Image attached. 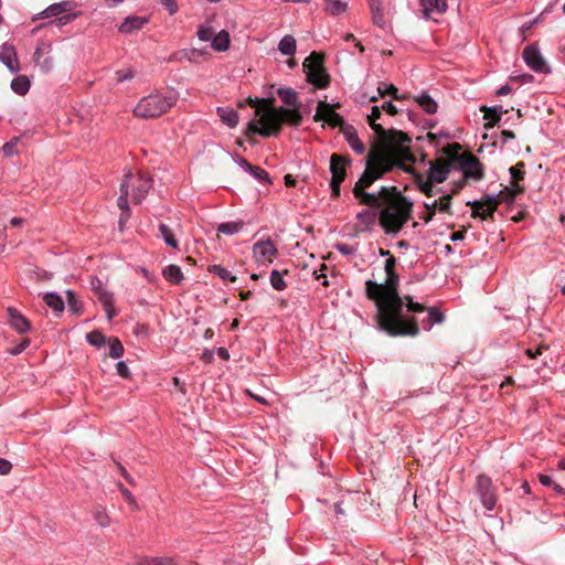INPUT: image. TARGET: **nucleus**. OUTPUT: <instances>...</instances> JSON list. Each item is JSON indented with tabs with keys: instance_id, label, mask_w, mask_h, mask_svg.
<instances>
[{
	"instance_id": "8",
	"label": "nucleus",
	"mask_w": 565,
	"mask_h": 565,
	"mask_svg": "<svg viewBox=\"0 0 565 565\" xmlns=\"http://www.w3.org/2000/svg\"><path fill=\"white\" fill-rule=\"evenodd\" d=\"M340 104L330 105L327 102L320 100L317 106L316 114L313 116L315 121H327L329 126L332 128H340L342 132V127H348L349 124L344 122L342 116L334 111V108H339Z\"/></svg>"
},
{
	"instance_id": "16",
	"label": "nucleus",
	"mask_w": 565,
	"mask_h": 565,
	"mask_svg": "<svg viewBox=\"0 0 565 565\" xmlns=\"http://www.w3.org/2000/svg\"><path fill=\"white\" fill-rule=\"evenodd\" d=\"M0 61L11 73H18L21 70L15 49L10 43H3L1 45Z\"/></svg>"
},
{
	"instance_id": "21",
	"label": "nucleus",
	"mask_w": 565,
	"mask_h": 565,
	"mask_svg": "<svg viewBox=\"0 0 565 565\" xmlns=\"http://www.w3.org/2000/svg\"><path fill=\"white\" fill-rule=\"evenodd\" d=\"M524 192V188L521 185H512L505 186L500 193L494 196V200L498 201V205L502 202H513L515 198Z\"/></svg>"
},
{
	"instance_id": "19",
	"label": "nucleus",
	"mask_w": 565,
	"mask_h": 565,
	"mask_svg": "<svg viewBox=\"0 0 565 565\" xmlns=\"http://www.w3.org/2000/svg\"><path fill=\"white\" fill-rule=\"evenodd\" d=\"M341 134L344 136V138H345L347 142L350 145V147L358 154L364 153L365 146L360 140V138L358 136V131H356V129L352 125H349L348 127H342V132Z\"/></svg>"
},
{
	"instance_id": "50",
	"label": "nucleus",
	"mask_w": 565,
	"mask_h": 565,
	"mask_svg": "<svg viewBox=\"0 0 565 565\" xmlns=\"http://www.w3.org/2000/svg\"><path fill=\"white\" fill-rule=\"evenodd\" d=\"M50 49H51V45H50V44H46V43H44V42H41V43L38 45V47H36L35 52H34V54H33V61H34L35 63H40L41 57H42L45 53L50 52Z\"/></svg>"
},
{
	"instance_id": "60",
	"label": "nucleus",
	"mask_w": 565,
	"mask_h": 565,
	"mask_svg": "<svg viewBox=\"0 0 565 565\" xmlns=\"http://www.w3.org/2000/svg\"><path fill=\"white\" fill-rule=\"evenodd\" d=\"M12 468L9 460L0 458V475H8Z\"/></svg>"
},
{
	"instance_id": "43",
	"label": "nucleus",
	"mask_w": 565,
	"mask_h": 565,
	"mask_svg": "<svg viewBox=\"0 0 565 565\" xmlns=\"http://www.w3.org/2000/svg\"><path fill=\"white\" fill-rule=\"evenodd\" d=\"M86 338H87V341L92 345H95V347H102L106 342L105 335L100 331H97V330L87 333Z\"/></svg>"
},
{
	"instance_id": "63",
	"label": "nucleus",
	"mask_w": 565,
	"mask_h": 565,
	"mask_svg": "<svg viewBox=\"0 0 565 565\" xmlns=\"http://www.w3.org/2000/svg\"><path fill=\"white\" fill-rule=\"evenodd\" d=\"M546 347H543V345H540L536 350H532V349H526L525 353L529 358L531 359H535L537 358L539 355L542 354V350L545 349Z\"/></svg>"
},
{
	"instance_id": "55",
	"label": "nucleus",
	"mask_w": 565,
	"mask_h": 565,
	"mask_svg": "<svg viewBox=\"0 0 565 565\" xmlns=\"http://www.w3.org/2000/svg\"><path fill=\"white\" fill-rule=\"evenodd\" d=\"M116 370L117 373L124 379H128L130 376V371L124 361H120L116 364Z\"/></svg>"
},
{
	"instance_id": "4",
	"label": "nucleus",
	"mask_w": 565,
	"mask_h": 565,
	"mask_svg": "<svg viewBox=\"0 0 565 565\" xmlns=\"http://www.w3.org/2000/svg\"><path fill=\"white\" fill-rule=\"evenodd\" d=\"M178 102V94L153 93L142 97L134 109V115L141 119H153L167 114Z\"/></svg>"
},
{
	"instance_id": "53",
	"label": "nucleus",
	"mask_w": 565,
	"mask_h": 565,
	"mask_svg": "<svg viewBox=\"0 0 565 565\" xmlns=\"http://www.w3.org/2000/svg\"><path fill=\"white\" fill-rule=\"evenodd\" d=\"M198 36L201 41H212L214 32L211 28L201 26L198 31Z\"/></svg>"
},
{
	"instance_id": "13",
	"label": "nucleus",
	"mask_w": 565,
	"mask_h": 565,
	"mask_svg": "<svg viewBox=\"0 0 565 565\" xmlns=\"http://www.w3.org/2000/svg\"><path fill=\"white\" fill-rule=\"evenodd\" d=\"M90 284L92 290L94 291L98 300L102 302L107 313V318L109 320L113 319L116 316V311L114 309L113 295L104 288L103 282L98 278L92 279Z\"/></svg>"
},
{
	"instance_id": "18",
	"label": "nucleus",
	"mask_w": 565,
	"mask_h": 565,
	"mask_svg": "<svg viewBox=\"0 0 565 565\" xmlns=\"http://www.w3.org/2000/svg\"><path fill=\"white\" fill-rule=\"evenodd\" d=\"M10 326L19 333H25L30 330V321L17 309L9 307L7 309Z\"/></svg>"
},
{
	"instance_id": "14",
	"label": "nucleus",
	"mask_w": 565,
	"mask_h": 565,
	"mask_svg": "<svg viewBox=\"0 0 565 565\" xmlns=\"http://www.w3.org/2000/svg\"><path fill=\"white\" fill-rule=\"evenodd\" d=\"M254 257L258 263H273L276 258L278 250L274 243L268 238L266 241H259L253 246Z\"/></svg>"
},
{
	"instance_id": "23",
	"label": "nucleus",
	"mask_w": 565,
	"mask_h": 565,
	"mask_svg": "<svg viewBox=\"0 0 565 565\" xmlns=\"http://www.w3.org/2000/svg\"><path fill=\"white\" fill-rule=\"evenodd\" d=\"M411 173L414 174L415 183L420 192H423L428 198H431L435 195V193H436L434 190L435 183L431 180H429L428 178L425 180L423 174L417 173L414 168H413V172H411Z\"/></svg>"
},
{
	"instance_id": "52",
	"label": "nucleus",
	"mask_w": 565,
	"mask_h": 565,
	"mask_svg": "<svg viewBox=\"0 0 565 565\" xmlns=\"http://www.w3.org/2000/svg\"><path fill=\"white\" fill-rule=\"evenodd\" d=\"M118 489L119 491L121 492L122 497L125 498V500L130 504L132 505L135 509L138 508L137 505V502L132 495V493L127 489L125 488L121 483L118 484Z\"/></svg>"
},
{
	"instance_id": "47",
	"label": "nucleus",
	"mask_w": 565,
	"mask_h": 565,
	"mask_svg": "<svg viewBox=\"0 0 565 565\" xmlns=\"http://www.w3.org/2000/svg\"><path fill=\"white\" fill-rule=\"evenodd\" d=\"M66 297H67V303H68V308L70 310H72L75 315H79L81 313V306H79V302L77 301L76 297H75V294L71 290H67L66 291Z\"/></svg>"
},
{
	"instance_id": "41",
	"label": "nucleus",
	"mask_w": 565,
	"mask_h": 565,
	"mask_svg": "<svg viewBox=\"0 0 565 565\" xmlns=\"http://www.w3.org/2000/svg\"><path fill=\"white\" fill-rule=\"evenodd\" d=\"M424 311H428L427 323L430 328L434 323H441L444 321V315L435 307L426 308Z\"/></svg>"
},
{
	"instance_id": "44",
	"label": "nucleus",
	"mask_w": 565,
	"mask_h": 565,
	"mask_svg": "<svg viewBox=\"0 0 565 565\" xmlns=\"http://www.w3.org/2000/svg\"><path fill=\"white\" fill-rule=\"evenodd\" d=\"M270 284L276 290H284L287 285L278 270H273L270 274Z\"/></svg>"
},
{
	"instance_id": "6",
	"label": "nucleus",
	"mask_w": 565,
	"mask_h": 565,
	"mask_svg": "<svg viewBox=\"0 0 565 565\" xmlns=\"http://www.w3.org/2000/svg\"><path fill=\"white\" fill-rule=\"evenodd\" d=\"M307 81L319 89L327 88L330 85V75L324 67V56L313 51L302 64Z\"/></svg>"
},
{
	"instance_id": "22",
	"label": "nucleus",
	"mask_w": 565,
	"mask_h": 565,
	"mask_svg": "<svg viewBox=\"0 0 565 565\" xmlns=\"http://www.w3.org/2000/svg\"><path fill=\"white\" fill-rule=\"evenodd\" d=\"M146 23H147V19L146 18L128 17L120 24L119 31L121 33L129 34V33H132L134 31L140 30Z\"/></svg>"
},
{
	"instance_id": "24",
	"label": "nucleus",
	"mask_w": 565,
	"mask_h": 565,
	"mask_svg": "<svg viewBox=\"0 0 565 565\" xmlns=\"http://www.w3.org/2000/svg\"><path fill=\"white\" fill-rule=\"evenodd\" d=\"M500 109H502V107H500ZM480 111H482L484 114L483 118L486 120H488L486 124H484V127L487 129H490L492 127H494V125L501 119V115L502 113H508V110H500L498 111V108L497 107H487V106H482L480 108Z\"/></svg>"
},
{
	"instance_id": "33",
	"label": "nucleus",
	"mask_w": 565,
	"mask_h": 565,
	"mask_svg": "<svg viewBox=\"0 0 565 565\" xmlns=\"http://www.w3.org/2000/svg\"><path fill=\"white\" fill-rule=\"evenodd\" d=\"M43 300L45 305L52 308L54 311H63L64 310V301L61 296L54 292H47L44 295Z\"/></svg>"
},
{
	"instance_id": "34",
	"label": "nucleus",
	"mask_w": 565,
	"mask_h": 565,
	"mask_svg": "<svg viewBox=\"0 0 565 565\" xmlns=\"http://www.w3.org/2000/svg\"><path fill=\"white\" fill-rule=\"evenodd\" d=\"M327 6V11L332 15H339L343 13L347 8L349 0H324Z\"/></svg>"
},
{
	"instance_id": "2",
	"label": "nucleus",
	"mask_w": 565,
	"mask_h": 565,
	"mask_svg": "<svg viewBox=\"0 0 565 565\" xmlns=\"http://www.w3.org/2000/svg\"><path fill=\"white\" fill-rule=\"evenodd\" d=\"M385 284L372 280L365 282L366 297L376 306V320L381 330L391 337H417L419 327L416 318L403 315L404 306L408 311L424 312L425 306L413 301L411 296L401 297L397 290L398 275L386 274Z\"/></svg>"
},
{
	"instance_id": "61",
	"label": "nucleus",
	"mask_w": 565,
	"mask_h": 565,
	"mask_svg": "<svg viewBox=\"0 0 565 565\" xmlns=\"http://www.w3.org/2000/svg\"><path fill=\"white\" fill-rule=\"evenodd\" d=\"M382 109H383L384 111H386L388 115H392V116H394V115H396V114L398 113V110H397L396 106H395V105H393V103H392V102H386V103H384V104L382 105Z\"/></svg>"
},
{
	"instance_id": "12",
	"label": "nucleus",
	"mask_w": 565,
	"mask_h": 565,
	"mask_svg": "<svg viewBox=\"0 0 565 565\" xmlns=\"http://www.w3.org/2000/svg\"><path fill=\"white\" fill-rule=\"evenodd\" d=\"M430 167L428 170L427 178L431 180L434 183H443L447 180L448 174L450 172V168L454 164L450 159L447 158H438L434 161L429 162Z\"/></svg>"
},
{
	"instance_id": "62",
	"label": "nucleus",
	"mask_w": 565,
	"mask_h": 565,
	"mask_svg": "<svg viewBox=\"0 0 565 565\" xmlns=\"http://www.w3.org/2000/svg\"><path fill=\"white\" fill-rule=\"evenodd\" d=\"M341 181H334V180H331L330 181V186H331V191H332V196L333 198H339L340 196V185H341Z\"/></svg>"
},
{
	"instance_id": "30",
	"label": "nucleus",
	"mask_w": 565,
	"mask_h": 565,
	"mask_svg": "<svg viewBox=\"0 0 565 565\" xmlns=\"http://www.w3.org/2000/svg\"><path fill=\"white\" fill-rule=\"evenodd\" d=\"M163 277L173 285H178L183 280L181 268L177 265H169L162 270Z\"/></svg>"
},
{
	"instance_id": "27",
	"label": "nucleus",
	"mask_w": 565,
	"mask_h": 565,
	"mask_svg": "<svg viewBox=\"0 0 565 565\" xmlns=\"http://www.w3.org/2000/svg\"><path fill=\"white\" fill-rule=\"evenodd\" d=\"M221 120L230 127H235L238 124V114L230 107H218L216 110Z\"/></svg>"
},
{
	"instance_id": "64",
	"label": "nucleus",
	"mask_w": 565,
	"mask_h": 565,
	"mask_svg": "<svg viewBox=\"0 0 565 565\" xmlns=\"http://www.w3.org/2000/svg\"><path fill=\"white\" fill-rule=\"evenodd\" d=\"M501 138H502L503 142H508L509 140L515 138V134L513 131H511V130H503L501 132Z\"/></svg>"
},
{
	"instance_id": "51",
	"label": "nucleus",
	"mask_w": 565,
	"mask_h": 565,
	"mask_svg": "<svg viewBox=\"0 0 565 565\" xmlns=\"http://www.w3.org/2000/svg\"><path fill=\"white\" fill-rule=\"evenodd\" d=\"M30 345V339L24 338L18 345L9 348L7 351L12 355H18Z\"/></svg>"
},
{
	"instance_id": "31",
	"label": "nucleus",
	"mask_w": 565,
	"mask_h": 565,
	"mask_svg": "<svg viewBox=\"0 0 565 565\" xmlns=\"http://www.w3.org/2000/svg\"><path fill=\"white\" fill-rule=\"evenodd\" d=\"M159 232L168 246L175 249L179 247V243L175 238L174 232L167 224L161 223L159 225Z\"/></svg>"
},
{
	"instance_id": "29",
	"label": "nucleus",
	"mask_w": 565,
	"mask_h": 565,
	"mask_svg": "<svg viewBox=\"0 0 565 565\" xmlns=\"http://www.w3.org/2000/svg\"><path fill=\"white\" fill-rule=\"evenodd\" d=\"M230 43H231V40H230L228 32L225 30H222L217 34H214L213 40H212V47L215 51L224 52L228 49Z\"/></svg>"
},
{
	"instance_id": "26",
	"label": "nucleus",
	"mask_w": 565,
	"mask_h": 565,
	"mask_svg": "<svg viewBox=\"0 0 565 565\" xmlns=\"http://www.w3.org/2000/svg\"><path fill=\"white\" fill-rule=\"evenodd\" d=\"M277 94L284 104L288 105L289 107L299 108L300 102L298 94L294 89L282 87L277 90Z\"/></svg>"
},
{
	"instance_id": "58",
	"label": "nucleus",
	"mask_w": 565,
	"mask_h": 565,
	"mask_svg": "<svg viewBox=\"0 0 565 565\" xmlns=\"http://www.w3.org/2000/svg\"><path fill=\"white\" fill-rule=\"evenodd\" d=\"M116 75H117V82L120 83V82H124L126 79H131L134 77V72L131 70H128L126 72L117 71Z\"/></svg>"
},
{
	"instance_id": "37",
	"label": "nucleus",
	"mask_w": 565,
	"mask_h": 565,
	"mask_svg": "<svg viewBox=\"0 0 565 565\" xmlns=\"http://www.w3.org/2000/svg\"><path fill=\"white\" fill-rule=\"evenodd\" d=\"M244 227L243 221H236V222H225L220 224L217 231L220 233L232 235L234 233L239 232Z\"/></svg>"
},
{
	"instance_id": "32",
	"label": "nucleus",
	"mask_w": 565,
	"mask_h": 565,
	"mask_svg": "<svg viewBox=\"0 0 565 565\" xmlns=\"http://www.w3.org/2000/svg\"><path fill=\"white\" fill-rule=\"evenodd\" d=\"M279 51L284 55L292 56L296 53V40L292 35H285L279 44H278Z\"/></svg>"
},
{
	"instance_id": "25",
	"label": "nucleus",
	"mask_w": 565,
	"mask_h": 565,
	"mask_svg": "<svg viewBox=\"0 0 565 565\" xmlns=\"http://www.w3.org/2000/svg\"><path fill=\"white\" fill-rule=\"evenodd\" d=\"M413 99L423 108L427 114H436L438 109L437 103L426 93L414 96Z\"/></svg>"
},
{
	"instance_id": "11",
	"label": "nucleus",
	"mask_w": 565,
	"mask_h": 565,
	"mask_svg": "<svg viewBox=\"0 0 565 565\" xmlns=\"http://www.w3.org/2000/svg\"><path fill=\"white\" fill-rule=\"evenodd\" d=\"M523 60L527 66L536 73L548 74L551 68L540 51L534 45H527L522 53Z\"/></svg>"
},
{
	"instance_id": "3",
	"label": "nucleus",
	"mask_w": 565,
	"mask_h": 565,
	"mask_svg": "<svg viewBox=\"0 0 565 565\" xmlns=\"http://www.w3.org/2000/svg\"><path fill=\"white\" fill-rule=\"evenodd\" d=\"M246 103L250 106L259 105L256 109V116H260L259 121H250L246 128V136L260 135L263 137L278 136L282 124L298 127L302 121V115L299 108L275 107L274 99L263 98L260 100L248 97Z\"/></svg>"
},
{
	"instance_id": "7",
	"label": "nucleus",
	"mask_w": 565,
	"mask_h": 565,
	"mask_svg": "<svg viewBox=\"0 0 565 565\" xmlns=\"http://www.w3.org/2000/svg\"><path fill=\"white\" fill-rule=\"evenodd\" d=\"M128 178L129 190L131 189L132 202L135 204H139L151 189L152 180L147 173L141 172L138 174H132L129 172L125 175L124 180H127Z\"/></svg>"
},
{
	"instance_id": "5",
	"label": "nucleus",
	"mask_w": 565,
	"mask_h": 565,
	"mask_svg": "<svg viewBox=\"0 0 565 565\" xmlns=\"http://www.w3.org/2000/svg\"><path fill=\"white\" fill-rule=\"evenodd\" d=\"M461 145L458 142L448 143L443 148V153L454 163H458L466 179H483V168L479 159L471 152H461Z\"/></svg>"
},
{
	"instance_id": "1",
	"label": "nucleus",
	"mask_w": 565,
	"mask_h": 565,
	"mask_svg": "<svg viewBox=\"0 0 565 565\" xmlns=\"http://www.w3.org/2000/svg\"><path fill=\"white\" fill-rule=\"evenodd\" d=\"M380 117L381 108L373 106L367 122L383 142L373 146L369 151L365 170L354 184L353 194L360 204L380 209L379 223L386 234H397L412 217L413 202L396 186H381L377 194L369 193L365 189L394 168L413 172V167L405 162L414 163L415 156L408 134L396 129L385 130L382 125L376 124Z\"/></svg>"
},
{
	"instance_id": "20",
	"label": "nucleus",
	"mask_w": 565,
	"mask_h": 565,
	"mask_svg": "<svg viewBox=\"0 0 565 565\" xmlns=\"http://www.w3.org/2000/svg\"><path fill=\"white\" fill-rule=\"evenodd\" d=\"M71 10V3L67 1L57 2L49 6L45 10H43L38 19H45L51 17H57L62 13H65ZM36 20V18L34 19Z\"/></svg>"
},
{
	"instance_id": "59",
	"label": "nucleus",
	"mask_w": 565,
	"mask_h": 565,
	"mask_svg": "<svg viewBox=\"0 0 565 565\" xmlns=\"http://www.w3.org/2000/svg\"><path fill=\"white\" fill-rule=\"evenodd\" d=\"M161 3L168 9L170 14H174L178 10V4L175 0H160Z\"/></svg>"
},
{
	"instance_id": "28",
	"label": "nucleus",
	"mask_w": 565,
	"mask_h": 565,
	"mask_svg": "<svg viewBox=\"0 0 565 565\" xmlns=\"http://www.w3.org/2000/svg\"><path fill=\"white\" fill-rule=\"evenodd\" d=\"M373 23L380 28L385 24L381 0H369Z\"/></svg>"
},
{
	"instance_id": "54",
	"label": "nucleus",
	"mask_w": 565,
	"mask_h": 565,
	"mask_svg": "<svg viewBox=\"0 0 565 565\" xmlns=\"http://www.w3.org/2000/svg\"><path fill=\"white\" fill-rule=\"evenodd\" d=\"M386 95H391L395 100H402L406 98V95H398L396 86L390 84L385 87Z\"/></svg>"
},
{
	"instance_id": "10",
	"label": "nucleus",
	"mask_w": 565,
	"mask_h": 565,
	"mask_svg": "<svg viewBox=\"0 0 565 565\" xmlns=\"http://www.w3.org/2000/svg\"><path fill=\"white\" fill-rule=\"evenodd\" d=\"M467 205L471 206L472 217H480L481 220H488L493 217V213L498 209V201L492 195H484L479 201L467 202Z\"/></svg>"
},
{
	"instance_id": "17",
	"label": "nucleus",
	"mask_w": 565,
	"mask_h": 565,
	"mask_svg": "<svg viewBox=\"0 0 565 565\" xmlns=\"http://www.w3.org/2000/svg\"><path fill=\"white\" fill-rule=\"evenodd\" d=\"M423 17L431 19L434 14H443L447 10V3L443 0H419Z\"/></svg>"
},
{
	"instance_id": "57",
	"label": "nucleus",
	"mask_w": 565,
	"mask_h": 565,
	"mask_svg": "<svg viewBox=\"0 0 565 565\" xmlns=\"http://www.w3.org/2000/svg\"><path fill=\"white\" fill-rule=\"evenodd\" d=\"M395 264H396V259L394 258V256L390 255V257L385 260V273L386 274H391V273H395Z\"/></svg>"
},
{
	"instance_id": "40",
	"label": "nucleus",
	"mask_w": 565,
	"mask_h": 565,
	"mask_svg": "<svg viewBox=\"0 0 565 565\" xmlns=\"http://www.w3.org/2000/svg\"><path fill=\"white\" fill-rule=\"evenodd\" d=\"M140 565H175L171 557H145Z\"/></svg>"
},
{
	"instance_id": "39",
	"label": "nucleus",
	"mask_w": 565,
	"mask_h": 565,
	"mask_svg": "<svg viewBox=\"0 0 565 565\" xmlns=\"http://www.w3.org/2000/svg\"><path fill=\"white\" fill-rule=\"evenodd\" d=\"M210 273H214L223 280H230L232 282L236 281V277L233 276L226 268L220 266V265H212L209 267Z\"/></svg>"
},
{
	"instance_id": "9",
	"label": "nucleus",
	"mask_w": 565,
	"mask_h": 565,
	"mask_svg": "<svg viewBox=\"0 0 565 565\" xmlns=\"http://www.w3.org/2000/svg\"><path fill=\"white\" fill-rule=\"evenodd\" d=\"M476 492L487 510H493L497 504V495L489 477L480 475L476 480Z\"/></svg>"
},
{
	"instance_id": "46",
	"label": "nucleus",
	"mask_w": 565,
	"mask_h": 565,
	"mask_svg": "<svg viewBox=\"0 0 565 565\" xmlns=\"http://www.w3.org/2000/svg\"><path fill=\"white\" fill-rule=\"evenodd\" d=\"M451 200H452V194H446L444 196H441L438 201V210L440 212H444V213H448L450 214L451 213Z\"/></svg>"
},
{
	"instance_id": "45",
	"label": "nucleus",
	"mask_w": 565,
	"mask_h": 565,
	"mask_svg": "<svg viewBox=\"0 0 565 565\" xmlns=\"http://www.w3.org/2000/svg\"><path fill=\"white\" fill-rule=\"evenodd\" d=\"M94 519L103 527H106L110 524V518L108 516L106 511L102 508H97L94 511Z\"/></svg>"
},
{
	"instance_id": "49",
	"label": "nucleus",
	"mask_w": 565,
	"mask_h": 565,
	"mask_svg": "<svg viewBox=\"0 0 565 565\" xmlns=\"http://www.w3.org/2000/svg\"><path fill=\"white\" fill-rule=\"evenodd\" d=\"M247 170L258 180L269 181L268 173L260 167L247 164Z\"/></svg>"
},
{
	"instance_id": "48",
	"label": "nucleus",
	"mask_w": 565,
	"mask_h": 565,
	"mask_svg": "<svg viewBox=\"0 0 565 565\" xmlns=\"http://www.w3.org/2000/svg\"><path fill=\"white\" fill-rule=\"evenodd\" d=\"M438 205V201L435 200L433 203L428 204V203H425V210H426V213L422 216V218L424 220L425 223H428L433 220L435 213H436V210H438L437 207Z\"/></svg>"
},
{
	"instance_id": "35",
	"label": "nucleus",
	"mask_w": 565,
	"mask_h": 565,
	"mask_svg": "<svg viewBox=\"0 0 565 565\" xmlns=\"http://www.w3.org/2000/svg\"><path fill=\"white\" fill-rule=\"evenodd\" d=\"M11 88L14 93L19 95H24L30 89V81L26 76H18L11 82Z\"/></svg>"
},
{
	"instance_id": "36",
	"label": "nucleus",
	"mask_w": 565,
	"mask_h": 565,
	"mask_svg": "<svg viewBox=\"0 0 565 565\" xmlns=\"http://www.w3.org/2000/svg\"><path fill=\"white\" fill-rule=\"evenodd\" d=\"M128 180H122L121 184H120V195L118 198V207L121 210V211H130L129 210V206H128V195H129V183H128Z\"/></svg>"
},
{
	"instance_id": "38",
	"label": "nucleus",
	"mask_w": 565,
	"mask_h": 565,
	"mask_svg": "<svg viewBox=\"0 0 565 565\" xmlns=\"http://www.w3.org/2000/svg\"><path fill=\"white\" fill-rule=\"evenodd\" d=\"M510 173H511V178H512L511 184L514 185V186L519 185V181L524 179V174H525V172H524V163L523 162H519L515 166L511 167L510 168Z\"/></svg>"
},
{
	"instance_id": "42",
	"label": "nucleus",
	"mask_w": 565,
	"mask_h": 565,
	"mask_svg": "<svg viewBox=\"0 0 565 565\" xmlns=\"http://www.w3.org/2000/svg\"><path fill=\"white\" fill-rule=\"evenodd\" d=\"M124 353V347L117 338L109 339V355L113 359H118Z\"/></svg>"
},
{
	"instance_id": "56",
	"label": "nucleus",
	"mask_w": 565,
	"mask_h": 565,
	"mask_svg": "<svg viewBox=\"0 0 565 565\" xmlns=\"http://www.w3.org/2000/svg\"><path fill=\"white\" fill-rule=\"evenodd\" d=\"M116 467H117L118 471L120 472V475L125 478V480L129 484L135 486V480L119 462H116Z\"/></svg>"
},
{
	"instance_id": "15",
	"label": "nucleus",
	"mask_w": 565,
	"mask_h": 565,
	"mask_svg": "<svg viewBox=\"0 0 565 565\" xmlns=\"http://www.w3.org/2000/svg\"><path fill=\"white\" fill-rule=\"evenodd\" d=\"M350 164V157L332 153L330 157L331 180L343 182L347 177V167Z\"/></svg>"
}]
</instances>
